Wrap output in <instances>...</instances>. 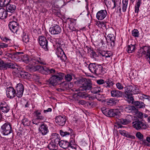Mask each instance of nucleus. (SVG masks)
Segmentation results:
<instances>
[{"mask_svg": "<svg viewBox=\"0 0 150 150\" xmlns=\"http://www.w3.org/2000/svg\"><path fill=\"white\" fill-rule=\"evenodd\" d=\"M62 42H61L58 39V41L55 44L57 45V47L56 52L57 57L60 58V59L62 61L64 62L67 59V57L62 48V46H64L62 44Z\"/></svg>", "mask_w": 150, "mask_h": 150, "instance_id": "obj_4", "label": "nucleus"}, {"mask_svg": "<svg viewBox=\"0 0 150 150\" xmlns=\"http://www.w3.org/2000/svg\"><path fill=\"white\" fill-rule=\"evenodd\" d=\"M77 89L76 90L77 91ZM79 92L78 93H75L73 96V98H75L76 97H81L82 98H87L88 96V94L84 92H81V91H79Z\"/></svg>", "mask_w": 150, "mask_h": 150, "instance_id": "obj_26", "label": "nucleus"}, {"mask_svg": "<svg viewBox=\"0 0 150 150\" xmlns=\"http://www.w3.org/2000/svg\"><path fill=\"white\" fill-rule=\"evenodd\" d=\"M99 52L103 57H104L105 54L106 52H107L105 51H102L101 49H100V50L99 51Z\"/></svg>", "mask_w": 150, "mask_h": 150, "instance_id": "obj_61", "label": "nucleus"}, {"mask_svg": "<svg viewBox=\"0 0 150 150\" xmlns=\"http://www.w3.org/2000/svg\"><path fill=\"white\" fill-rule=\"evenodd\" d=\"M110 93L111 96L114 97H121L122 95V92L118 90H113L111 91Z\"/></svg>", "mask_w": 150, "mask_h": 150, "instance_id": "obj_25", "label": "nucleus"}, {"mask_svg": "<svg viewBox=\"0 0 150 150\" xmlns=\"http://www.w3.org/2000/svg\"><path fill=\"white\" fill-rule=\"evenodd\" d=\"M0 109L1 111L4 114L8 112L10 110V106L4 102H2L1 103Z\"/></svg>", "mask_w": 150, "mask_h": 150, "instance_id": "obj_17", "label": "nucleus"}, {"mask_svg": "<svg viewBox=\"0 0 150 150\" xmlns=\"http://www.w3.org/2000/svg\"><path fill=\"white\" fill-rule=\"evenodd\" d=\"M132 35L135 37H138L139 36V32L137 29H134L132 31Z\"/></svg>", "mask_w": 150, "mask_h": 150, "instance_id": "obj_51", "label": "nucleus"}, {"mask_svg": "<svg viewBox=\"0 0 150 150\" xmlns=\"http://www.w3.org/2000/svg\"><path fill=\"white\" fill-rule=\"evenodd\" d=\"M107 12L105 10H102L98 11L96 13V17L98 20L101 21L106 16Z\"/></svg>", "mask_w": 150, "mask_h": 150, "instance_id": "obj_16", "label": "nucleus"}, {"mask_svg": "<svg viewBox=\"0 0 150 150\" xmlns=\"http://www.w3.org/2000/svg\"><path fill=\"white\" fill-rule=\"evenodd\" d=\"M42 67L40 65L31 66V67H30V70L32 71H38L41 73Z\"/></svg>", "mask_w": 150, "mask_h": 150, "instance_id": "obj_32", "label": "nucleus"}, {"mask_svg": "<svg viewBox=\"0 0 150 150\" xmlns=\"http://www.w3.org/2000/svg\"><path fill=\"white\" fill-rule=\"evenodd\" d=\"M8 47V45L3 43H0V47L1 48H6Z\"/></svg>", "mask_w": 150, "mask_h": 150, "instance_id": "obj_62", "label": "nucleus"}, {"mask_svg": "<svg viewBox=\"0 0 150 150\" xmlns=\"http://www.w3.org/2000/svg\"><path fill=\"white\" fill-rule=\"evenodd\" d=\"M19 74L21 77L25 79H29L30 76V74L27 72H21Z\"/></svg>", "mask_w": 150, "mask_h": 150, "instance_id": "obj_36", "label": "nucleus"}, {"mask_svg": "<svg viewBox=\"0 0 150 150\" xmlns=\"http://www.w3.org/2000/svg\"><path fill=\"white\" fill-rule=\"evenodd\" d=\"M139 51L143 55H149L150 54V47L149 46H143L140 47Z\"/></svg>", "mask_w": 150, "mask_h": 150, "instance_id": "obj_20", "label": "nucleus"}, {"mask_svg": "<svg viewBox=\"0 0 150 150\" xmlns=\"http://www.w3.org/2000/svg\"><path fill=\"white\" fill-rule=\"evenodd\" d=\"M134 104L138 108H144L145 107V104L142 102L136 101L134 102Z\"/></svg>", "mask_w": 150, "mask_h": 150, "instance_id": "obj_38", "label": "nucleus"}, {"mask_svg": "<svg viewBox=\"0 0 150 150\" xmlns=\"http://www.w3.org/2000/svg\"><path fill=\"white\" fill-rule=\"evenodd\" d=\"M88 51L91 52V55L93 58L97 57V55L96 52L91 49V48L88 47Z\"/></svg>", "mask_w": 150, "mask_h": 150, "instance_id": "obj_54", "label": "nucleus"}, {"mask_svg": "<svg viewBox=\"0 0 150 150\" xmlns=\"http://www.w3.org/2000/svg\"><path fill=\"white\" fill-rule=\"evenodd\" d=\"M65 80L67 81H70L72 79V77L71 75L68 74L64 76Z\"/></svg>", "mask_w": 150, "mask_h": 150, "instance_id": "obj_53", "label": "nucleus"}, {"mask_svg": "<svg viewBox=\"0 0 150 150\" xmlns=\"http://www.w3.org/2000/svg\"><path fill=\"white\" fill-rule=\"evenodd\" d=\"M114 83L111 79H108L105 81L104 87L107 88L112 87L114 85Z\"/></svg>", "mask_w": 150, "mask_h": 150, "instance_id": "obj_23", "label": "nucleus"}, {"mask_svg": "<svg viewBox=\"0 0 150 150\" xmlns=\"http://www.w3.org/2000/svg\"><path fill=\"white\" fill-rule=\"evenodd\" d=\"M136 116L138 118L142 119L144 115L142 112L138 111L136 113Z\"/></svg>", "mask_w": 150, "mask_h": 150, "instance_id": "obj_57", "label": "nucleus"}, {"mask_svg": "<svg viewBox=\"0 0 150 150\" xmlns=\"http://www.w3.org/2000/svg\"><path fill=\"white\" fill-rule=\"evenodd\" d=\"M128 0H122V9L123 12H125L126 11L128 4Z\"/></svg>", "mask_w": 150, "mask_h": 150, "instance_id": "obj_42", "label": "nucleus"}, {"mask_svg": "<svg viewBox=\"0 0 150 150\" xmlns=\"http://www.w3.org/2000/svg\"><path fill=\"white\" fill-rule=\"evenodd\" d=\"M126 137L131 139H134L135 138L134 136L131 135L128 133L126 134Z\"/></svg>", "mask_w": 150, "mask_h": 150, "instance_id": "obj_64", "label": "nucleus"}, {"mask_svg": "<svg viewBox=\"0 0 150 150\" xmlns=\"http://www.w3.org/2000/svg\"><path fill=\"white\" fill-rule=\"evenodd\" d=\"M66 118L64 115H59L55 118L56 123L60 126H63L66 121Z\"/></svg>", "mask_w": 150, "mask_h": 150, "instance_id": "obj_11", "label": "nucleus"}, {"mask_svg": "<svg viewBox=\"0 0 150 150\" xmlns=\"http://www.w3.org/2000/svg\"><path fill=\"white\" fill-rule=\"evenodd\" d=\"M106 52H106L104 57L105 58L110 57L112 56V54L111 52L109 51H106Z\"/></svg>", "mask_w": 150, "mask_h": 150, "instance_id": "obj_55", "label": "nucleus"}, {"mask_svg": "<svg viewBox=\"0 0 150 150\" xmlns=\"http://www.w3.org/2000/svg\"><path fill=\"white\" fill-rule=\"evenodd\" d=\"M116 86L117 88L119 90H121L123 89L124 88L123 85L120 82H117L116 84Z\"/></svg>", "mask_w": 150, "mask_h": 150, "instance_id": "obj_56", "label": "nucleus"}, {"mask_svg": "<svg viewBox=\"0 0 150 150\" xmlns=\"http://www.w3.org/2000/svg\"><path fill=\"white\" fill-rule=\"evenodd\" d=\"M78 84H81L80 87L77 89V91H83L91 89L92 87L91 81L89 79L81 78L76 81Z\"/></svg>", "mask_w": 150, "mask_h": 150, "instance_id": "obj_3", "label": "nucleus"}, {"mask_svg": "<svg viewBox=\"0 0 150 150\" xmlns=\"http://www.w3.org/2000/svg\"><path fill=\"white\" fill-rule=\"evenodd\" d=\"M117 121L120 123L124 125H127L130 122V120L129 119L123 118L118 119Z\"/></svg>", "mask_w": 150, "mask_h": 150, "instance_id": "obj_39", "label": "nucleus"}, {"mask_svg": "<svg viewBox=\"0 0 150 150\" xmlns=\"http://www.w3.org/2000/svg\"><path fill=\"white\" fill-rule=\"evenodd\" d=\"M58 39L55 38H50V41L53 44H55V43L57 42L58 41Z\"/></svg>", "mask_w": 150, "mask_h": 150, "instance_id": "obj_60", "label": "nucleus"}, {"mask_svg": "<svg viewBox=\"0 0 150 150\" xmlns=\"http://www.w3.org/2000/svg\"><path fill=\"white\" fill-rule=\"evenodd\" d=\"M38 130L39 133L43 136L46 135L49 132L48 126L44 123L41 124Z\"/></svg>", "mask_w": 150, "mask_h": 150, "instance_id": "obj_9", "label": "nucleus"}, {"mask_svg": "<svg viewBox=\"0 0 150 150\" xmlns=\"http://www.w3.org/2000/svg\"><path fill=\"white\" fill-rule=\"evenodd\" d=\"M75 25V23L74 22H71L69 25V28L72 32L75 31L76 30V29L74 27Z\"/></svg>", "mask_w": 150, "mask_h": 150, "instance_id": "obj_49", "label": "nucleus"}, {"mask_svg": "<svg viewBox=\"0 0 150 150\" xmlns=\"http://www.w3.org/2000/svg\"><path fill=\"white\" fill-rule=\"evenodd\" d=\"M10 29L13 33H16L19 28V24L15 21L10 22L8 24Z\"/></svg>", "mask_w": 150, "mask_h": 150, "instance_id": "obj_13", "label": "nucleus"}, {"mask_svg": "<svg viewBox=\"0 0 150 150\" xmlns=\"http://www.w3.org/2000/svg\"><path fill=\"white\" fill-rule=\"evenodd\" d=\"M19 58L20 59L19 61H22L26 64L28 63L30 61L29 57L27 54L20 55L19 56Z\"/></svg>", "mask_w": 150, "mask_h": 150, "instance_id": "obj_24", "label": "nucleus"}, {"mask_svg": "<svg viewBox=\"0 0 150 150\" xmlns=\"http://www.w3.org/2000/svg\"><path fill=\"white\" fill-rule=\"evenodd\" d=\"M6 9L7 11L9 12H13L15 10L16 6L14 5L8 3L6 6Z\"/></svg>", "mask_w": 150, "mask_h": 150, "instance_id": "obj_34", "label": "nucleus"}, {"mask_svg": "<svg viewBox=\"0 0 150 150\" xmlns=\"http://www.w3.org/2000/svg\"><path fill=\"white\" fill-rule=\"evenodd\" d=\"M104 72L103 67L101 65L98 64L94 74L96 75H102L103 74Z\"/></svg>", "mask_w": 150, "mask_h": 150, "instance_id": "obj_21", "label": "nucleus"}, {"mask_svg": "<svg viewBox=\"0 0 150 150\" xmlns=\"http://www.w3.org/2000/svg\"><path fill=\"white\" fill-rule=\"evenodd\" d=\"M106 40L108 43L109 42L110 46L112 48L114 47L115 45V37L113 34H108L107 35Z\"/></svg>", "mask_w": 150, "mask_h": 150, "instance_id": "obj_15", "label": "nucleus"}, {"mask_svg": "<svg viewBox=\"0 0 150 150\" xmlns=\"http://www.w3.org/2000/svg\"><path fill=\"white\" fill-rule=\"evenodd\" d=\"M15 90L16 91L24 90L23 85L21 83H18L16 85Z\"/></svg>", "mask_w": 150, "mask_h": 150, "instance_id": "obj_43", "label": "nucleus"}, {"mask_svg": "<svg viewBox=\"0 0 150 150\" xmlns=\"http://www.w3.org/2000/svg\"><path fill=\"white\" fill-rule=\"evenodd\" d=\"M124 108L125 110L127 112H130L136 109L134 106H130L129 105H124Z\"/></svg>", "mask_w": 150, "mask_h": 150, "instance_id": "obj_37", "label": "nucleus"}, {"mask_svg": "<svg viewBox=\"0 0 150 150\" xmlns=\"http://www.w3.org/2000/svg\"><path fill=\"white\" fill-rule=\"evenodd\" d=\"M31 60L33 62L36 64H45L42 60L38 57L36 56L33 57L31 59Z\"/></svg>", "mask_w": 150, "mask_h": 150, "instance_id": "obj_22", "label": "nucleus"}, {"mask_svg": "<svg viewBox=\"0 0 150 150\" xmlns=\"http://www.w3.org/2000/svg\"><path fill=\"white\" fill-rule=\"evenodd\" d=\"M97 83L99 85L103 84V86L104 85L105 81L102 79L97 80L96 81Z\"/></svg>", "mask_w": 150, "mask_h": 150, "instance_id": "obj_59", "label": "nucleus"}, {"mask_svg": "<svg viewBox=\"0 0 150 150\" xmlns=\"http://www.w3.org/2000/svg\"><path fill=\"white\" fill-rule=\"evenodd\" d=\"M91 92L93 93H98L102 92V91L100 87H93L91 88Z\"/></svg>", "mask_w": 150, "mask_h": 150, "instance_id": "obj_40", "label": "nucleus"}, {"mask_svg": "<svg viewBox=\"0 0 150 150\" xmlns=\"http://www.w3.org/2000/svg\"><path fill=\"white\" fill-rule=\"evenodd\" d=\"M22 40L25 43H27L29 42V39L28 35L26 33H23L22 36Z\"/></svg>", "mask_w": 150, "mask_h": 150, "instance_id": "obj_44", "label": "nucleus"}, {"mask_svg": "<svg viewBox=\"0 0 150 150\" xmlns=\"http://www.w3.org/2000/svg\"><path fill=\"white\" fill-rule=\"evenodd\" d=\"M142 4V0H137L134 6V12L135 13H138L140 6Z\"/></svg>", "mask_w": 150, "mask_h": 150, "instance_id": "obj_35", "label": "nucleus"}, {"mask_svg": "<svg viewBox=\"0 0 150 150\" xmlns=\"http://www.w3.org/2000/svg\"><path fill=\"white\" fill-rule=\"evenodd\" d=\"M38 39L40 46L43 48L45 50H48V41L46 38L43 36H39Z\"/></svg>", "mask_w": 150, "mask_h": 150, "instance_id": "obj_7", "label": "nucleus"}, {"mask_svg": "<svg viewBox=\"0 0 150 150\" xmlns=\"http://www.w3.org/2000/svg\"><path fill=\"white\" fill-rule=\"evenodd\" d=\"M49 31L52 35H57L61 32L62 29L58 25H54L52 27L50 28Z\"/></svg>", "mask_w": 150, "mask_h": 150, "instance_id": "obj_12", "label": "nucleus"}, {"mask_svg": "<svg viewBox=\"0 0 150 150\" xmlns=\"http://www.w3.org/2000/svg\"><path fill=\"white\" fill-rule=\"evenodd\" d=\"M59 137V135L58 134L56 133H53L52 134L50 138L52 142L58 137Z\"/></svg>", "mask_w": 150, "mask_h": 150, "instance_id": "obj_48", "label": "nucleus"}, {"mask_svg": "<svg viewBox=\"0 0 150 150\" xmlns=\"http://www.w3.org/2000/svg\"><path fill=\"white\" fill-rule=\"evenodd\" d=\"M23 52H10L7 53L6 55L9 58H11L15 61H19V55L22 54Z\"/></svg>", "mask_w": 150, "mask_h": 150, "instance_id": "obj_8", "label": "nucleus"}, {"mask_svg": "<svg viewBox=\"0 0 150 150\" xmlns=\"http://www.w3.org/2000/svg\"><path fill=\"white\" fill-rule=\"evenodd\" d=\"M98 64L96 63H90L88 66L89 71L92 73L94 74Z\"/></svg>", "mask_w": 150, "mask_h": 150, "instance_id": "obj_29", "label": "nucleus"}, {"mask_svg": "<svg viewBox=\"0 0 150 150\" xmlns=\"http://www.w3.org/2000/svg\"><path fill=\"white\" fill-rule=\"evenodd\" d=\"M1 129L4 135H8L13 132L11 123L8 122L3 124L1 127Z\"/></svg>", "mask_w": 150, "mask_h": 150, "instance_id": "obj_6", "label": "nucleus"}, {"mask_svg": "<svg viewBox=\"0 0 150 150\" xmlns=\"http://www.w3.org/2000/svg\"><path fill=\"white\" fill-rule=\"evenodd\" d=\"M24 90H23L22 91H16H16V96L18 98H21V97L23 95V93Z\"/></svg>", "mask_w": 150, "mask_h": 150, "instance_id": "obj_52", "label": "nucleus"}, {"mask_svg": "<svg viewBox=\"0 0 150 150\" xmlns=\"http://www.w3.org/2000/svg\"><path fill=\"white\" fill-rule=\"evenodd\" d=\"M133 127L137 129H145L146 126L145 123L141 121H137L133 122Z\"/></svg>", "mask_w": 150, "mask_h": 150, "instance_id": "obj_10", "label": "nucleus"}, {"mask_svg": "<svg viewBox=\"0 0 150 150\" xmlns=\"http://www.w3.org/2000/svg\"><path fill=\"white\" fill-rule=\"evenodd\" d=\"M48 147L50 150H57V146L56 144L52 142L49 144Z\"/></svg>", "mask_w": 150, "mask_h": 150, "instance_id": "obj_45", "label": "nucleus"}, {"mask_svg": "<svg viewBox=\"0 0 150 150\" xmlns=\"http://www.w3.org/2000/svg\"><path fill=\"white\" fill-rule=\"evenodd\" d=\"M6 95L8 97L12 98L15 97L16 91L13 87H9L7 89Z\"/></svg>", "mask_w": 150, "mask_h": 150, "instance_id": "obj_19", "label": "nucleus"}, {"mask_svg": "<svg viewBox=\"0 0 150 150\" xmlns=\"http://www.w3.org/2000/svg\"><path fill=\"white\" fill-rule=\"evenodd\" d=\"M59 145L61 147L66 149L70 146V144L66 141L62 140L59 142Z\"/></svg>", "mask_w": 150, "mask_h": 150, "instance_id": "obj_28", "label": "nucleus"}, {"mask_svg": "<svg viewBox=\"0 0 150 150\" xmlns=\"http://www.w3.org/2000/svg\"><path fill=\"white\" fill-rule=\"evenodd\" d=\"M7 10L3 8H0V18L3 19L6 18L7 16Z\"/></svg>", "mask_w": 150, "mask_h": 150, "instance_id": "obj_30", "label": "nucleus"}, {"mask_svg": "<svg viewBox=\"0 0 150 150\" xmlns=\"http://www.w3.org/2000/svg\"><path fill=\"white\" fill-rule=\"evenodd\" d=\"M73 132L72 129L69 128V132L64 131L62 130H59V134L62 137H67L69 136L70 134H71Z\"/></svg>", "mask_w": 150, "mask_h": 150, "instance_id": "obj_27", "label": "nucleus"}, {"mask_svg": "<svg viewBox=\"0 0 150 150\" xmlns=\"http://www.w3.org/2000/svg\"><path fill=\"white\" fill-rule=\"evenodd\" d=\"M59 87H61L62 89H64V91L69 89V84L65 82L61 83L60 84Z\"/></svg>", "mask_w": 150, "mask_h": 150, "instance_id": "obj_41", "label": "nucleus"}, {"mask_svg": "<svg viewBox=\"0 0 150 150\" xmlns=\"http://www.w3.org/2000/svg\"><path fill=\"white\" fill-rule=\"evenodd\" d=\"M124 96L130 101L131 103H134L133 95L137 94L139 92L138 86L134 85L127 86L124 87Z\"/></svg>", "mask_w": 150, "mask_h": 150, "instance_id": "obj_2", "label": "nucleus"}, {"mask_svg": "<svg viewBox=\"0 0 150 150\" xmlns=\"http://www.w3.org/2000/svg\"><path fill=\"white\" fill-rule=\"evenodd\" d=\"M18 65L16 63H13L11 62L3 63L2 69H7V68L13 69H17Z\"/></svg>", "mask_w": 150, "mask_h": 150, "instance_id": "obj_18", "label": "nucleus"}, {"mask_svg": "<svg viewBox=\"0 0 150 150\" xmlns=\"http://www.w3.org/2000/svg\"><path fill=\"white\" fill-rule=\"evenodd\" d=\"M41 110H35L33 113L34 118L39 121H45V117L41 115Z\"/></svg>", "mask_w": 150, "mask_h": 150, "instance_id": "obj_14", "label": "nucleus"}, {"mask_svg": "<svg viewBox=\"0 0 150 150\" xmlns=\"http://www.w3.org/2000/svg\"><path fill=\"white\" fill-rule=\"evenodd\" d=\"M60 137H58L57 138L54 140V141H53L52 142H54V144H59V142L60 141Z\"/></svg>", "mask_w": 150, "mask_h": 150, "instance_id": "obj_63", "label": "nucleus"}, {"mask_svg": "<svg viewBox=\"0 0 150 150\" xmlns=\"http://www.w3.org/2000/svg\"><path fill=\"white\" fill-rule=\"evenodd\" d=\"M135 45L131 44L128 45L126 51L129 53H132L134 52L136 50Z\"/></svg>", "mask_w": 150, "mask_h": 150, "instance_id": "obj_33", "label": "nucleus"}, {"mask_svg": "<svg viewBox=\"0 0 150 150\" xmlns=\"http://www.w3.org/2000/svg\"><path fill=\"white\" fill-rule=\"evenodd\" d=\"M41 73L47 75L51 74V76L48 80V82L53 86L57 85L62 80L64 76L63 73L58 72L53 68H50L45 66L42 67Z\"/></svg>", "mask_w": 150, "mask_h": 150, "instance_id": "obj_1", "label": "nucleus"}, {"mask_svg": "<svg viewBox=\"0 0 150 150\" xmlns=\"http://www.w3.org/2000/svg\"><path fill=\"white\" fill-rule=\"evenodd\" d=\"M22 123L24 126H28L30 125L31 122L27 118H24L22 120Z\"/></svg>", "mask_w": 150, "mask_h": 150, "instance_id": "obj_47", "label": "nucleus"}, {"mask_svg": "<svg viewBox=\"0 0 150 150\" xmlns=\"http://www.w3.org/2000/svg\"><path fill=\"white\" fill-rule=\"evenodd\" d=\"M101 111L104 114L109 117H117L120 114L116 109H110L105 107L102 108Z\"/></svg>", "mask_w": 150, "mask_h": 150, "instance_id": "obj_5", "label": "nucleus"}, {"mask_svg": "<svg viewBox=\"0 0 150 150\" xmlns=\"http://www.w3.org/2000/svg\"><path fill=\"white\" fill-rule=\"evenodd\" d=\"M106 102L107 104L110 105H112L113 104H115L116 103L115 100L113 98H110L107 100Z\"/></svg>", "mask_w": 150, "mask_h": 150, "instance_id": "obj_50", "label": "nucleus"}, {"mask_svg": "<svg viewBox=\"0 0 150 150\" xmlns=\"http://www.w3.org/2000/svg\"><path fill=\"white\" fill-rule=\"evenodd\" d=\"M8 3L9 1L8 0H0V6L1 7L6 6Z\"/></svg>", "mask_w": 150, "mask_h": 150, "instance_id": "obj_46", "label": "nucleus"}, {"mask_svg": "<svg viewBox=\"0 0 150 150\" xmlns=\"http://www.w3.org/2000/svg\"><path fill=\"white\" fill-rule=\"evenodd\" d=\"M88 103L89 105L92 107H94L97 105L96 102L95 101L88 102Z\"/></svg>", "mask_w": 150, "mask_h": 150, "instance_id": "obj_58", "label": "nucleus"}, {"mask_svg": "<svg viewBox=\"0 0 150 150\" xmlns=\"http://www.w3.org/2000/svg\"><path fill=\"white\" fill-rule=\"evenodd\" d=\"M137 137L140 140L143 141V143L148 146H150V144H149L146 142L145 140H143V136L140 132H137L136 134Z\"/></svg>", "mask_w": 150, "mask_h": 150, "instance_id": "obj_31", "label": "nucleus"}]
</instances>
